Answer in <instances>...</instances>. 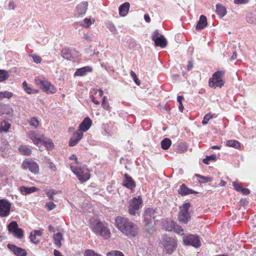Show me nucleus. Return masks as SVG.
<instances>
[{"mask_svg": "<svg viewBox=\"0 0 256 256\" xmlns=\"http://www.w3.org/2000/svg\"><path fill=\"white\" fill-rule=\"evenodd\" d=\"M250 0H234V3L236 4H247Z\"/></svg>", "mask_w": 256, "mask_h": 256, "instance_id": "obj_54", "label": "nucleus"}, {"mask_svg": "<svg viewBox=\"0 0 256 256\" xmlns=\"http://www.w3.org/2000/svg\"><path fill=\"white\" fill-rule=\"evenodd\" d=\"M7 246L16 256H26L27 255V252L24 248L11 244H8Z\"/></svg>", "mask_w": 256, "mask_h": 256, "instance_id": "obj_19", "label": "nucleus"}, {"mask_svg": "<svg viewBox=\"0 0 256 256\" xmlns=\"http://www.w3.org/2000/svg\"><path fill=\"white\" fill-rule=\"evenodd\" d=\"M232 186L234 187V188L238 192H240L242 188L241 186L236 181L232 182Z\"/></svg>", "mask_w": 256, "mask_h": 256, "instance_id": "obj_53", "label": "nucleus"}, {"mask_svg": "<svg viewBox=\"0 0 256 256\" xmlns=\"http://www.w3.org/2000/svg\"><path fill=\"white\" fill-rule=\"evenodd\" d=\"M29 56L32 58L34 62L36 64H40L42 60L40 56L36 54H30Z\"/></svg>", "mask_w": 256, "mask_h": 256, "instance_id": "obj_45", "label": "nucleus"}, {"mask_svg": "<svg viewBox=\"0 0 256 256\" xmlns=\"http://www.w3.org/2000/svg\"><path fill=\"white\" fill-rule=\"evenodd\" d=\"M144 18L146 22H149L150 21V18L148 14H145L144 16Z\"/></svg>", "mask_w": 256, "mask_h": 256, "instance_id": "obj_58", "label": "nucleus"}, {"mask_svg": "<svg viewBox=\"0 0 256 256\" xmlns=\"http://www.w3.org/2000/svg\"><path fill=\"white\" fill-rule=\"evenodd\" d=\"M196 176L198 178H200V180H198V182L200 183L210 182H212V177L202 176L200 174H196Z\"/></svg>", "mask_w": 256, "mask_h": 256, "instance_id": "obj_37", "label": "nucleus"}, {"mask_svg": "<svg viewBox=\"0 0 256 256\" xmlns=\"http://www.w3.org/2000/svg\"><path fill=\"white\" fill-rule=\"evenodd\" d=\"M187 150V146L185 143H180L178 146V150L180 152H184Z\"/></svg>", "mask_w": 256, "mask_h": 256, "instance_id": "obj_47", "label": "nucleus"}, {"mask_svg": "<svg viewBox=\"0 0 256 256\" xmlns=\"http://www.w3.org/2000/svg\"><path fill=\"white\" fill-rule=\"evenodd\" d=\"M50 168L52 170H54L55 169H56V166H54V164L51 162H50Z\"/></svg>", "mask_w": 256, "mask_h": 256, "instance_id": "obj_63", "label": "nucleus"}, {"mask_svg": "<svg viewBox=\"0 0 256 256\" xmlns=\"http://www.w3.org/2000/svg\"><path fill=\"white\" fill-rule=\"evenodd\" d=\"M8 232L12 234L14 237L21 238L23 236L24 232L22 229L18 228L17 222L15 221L11 222L8 226Z\"/></svg>", "mask_w": 256, "mask_h": 256, "instance_id": "obj_11", "label": "nucleus"}, {"mask_svg": "<svg viewBox=\"0 0 256 256\" xmlns=\"http://www.w3.org/2000/svg\"><path fill=\"white\" fill-rule=\"evenodd\" d=\"M14 110L8 104L0 102V116L6 114L12 116L13 114Z\"/></svg>", "mask_w": 256, "mask_h": 256, "instance_id": "obj_22", "label": "nucleus"}, {"mask_svg": "<svg viewBox=\"0 0 256 256\" xmlns=\"http://www.w3.org/2000/svg\"><path fill=\"white\" fill-rule=\"evenodd\" d=\"M190 208V203H185L180 207V212L178 213V218L180 222L186 224L189 221L190 215L188 210Z\"/></svg>", "mask_w": 256, "mask_h": 256, "instance_id": "obj_9", "label": "nucleus"}, {"mask_svg": "<svg viewBox=\"0 0 256 256\" xmlns=\"http://www.w3.org/2000/svg\"><path fill=\"white\" fill-rule=\"evenodd\" d=\"M97 93L98 94L100 97H102L104 94V92L102 90H97L95 94H96Z\"/></svg>", "mask_w": 256, "mask_h": 256, "instance_id": "obj_59", "label": "nucleus"}, {"mask_svg": "<svg viewBox=\"0 0 256 256\" xmlns=\"http://www.w3.org/2000/svg\"><path fill=\"white\" fill-rule=\"evenodd\" d=\"M130 6V4L127 2L121 4L118 8L120 15L122 16H126L129 10Z\"/></svg>", "mask_w": 256, "mask_h": 256, "instance_id": "obj_25", "label": "nucleus"}, {"mask_svg": "<svg viewBox=\"0 0 256 256\" xmlns=\"http://www.w3.org/2000/svg\"><path fill=\"white\" fill-rule=\"evenodd\" d=\"M178 194L182 196H187L190 194H196L198 192L188 188L185 184L180 186L178 190Z\"/></svg>", "mask_w": 256, "mask_h": 256, "instance_id": "obj_21", "label": "nucleus"}, {"mask_svg": "<svg viewBox=\"0 0 256 256\" xmlns=\"http://www.w3.org/2000/svg\"><path fill=\"white\" fill-rule=\"evenodd\" d=\"M92 124V120L88 117H86L80 124L78 128H90Z\"/></svg>", "mask_w": 256, "mask_h": 256, "instance_id": "obj_28", "label": "nucleus"}, {"mask_svg": "<svg viewBox=\"0 0 256 256\" xmlns=\"http://www.w3.org/2000/svg\"><path fill=\"white\" fill-rule=\"evenodd\" d=\"M52 194V193L50 192H46V196L48 198V199L50 200H54V195L52 194Z\"/></svg>", "mask_w": 256, "mask_h": 256, "instance_id": "obj_57", "label": "nucleus"}, {"mask_svg": "<svg viewBox=\"0 0 256 256\" xmlns=\"http://www.w3.org/2000/svg\"><path fill=\"white\" fill-rule=\"evenodd\" d=\"M94 19L85 18L81 24V26L85 28H89L90 25L94 22Z\"/></svg>", "mask_w": 256, "mask_h": 256, "instance_id": "obj_36", "label": "nucleus"}, {"mask_svg": "<svg viewBox=\"0 0 256 256\" xmlns=\"http://www.w3.org/2000/svg\"><path fill=\"white\" fill-rule=\"evenodd\" d=\"M226 146L229 147L238 148L240 147V143L236 140H228L226 142Z\"/></svg>", "mask_w": 256, "mask_h": 256, "instance_id": "obj_33", "label": "nucleus"}, {"mask_svg": "<svg viewBox=\"0 0 256 256\" xmlns=\"http://www.w3.org/2000/svg\"><path fill=\"white\" fill-rule=\"evenodd\" d=\"M192 67H193L192 62V61H189L188 62V64L187 66V70H190L192 68Z\"/></svg>", "mask_w": 256, "mask_h": 256, "instance_id": "obj_56", "label": "nucleus"}, {"mask_svg": "<svg viewBox=\"0 0 256 256\" xmlns=\"http://www.w3.org/2000/svg\"><path fill=\"white\" fill-rule=\"evenodd\" d=\"M184 98L183 96H178L177 97V100L179 104H181V103H182V100H183Z\"/></svg>", "mask_w": 256, "mask_h": 256, "instance_id": "obj_60", "label": "nucleus"}, {"mask_svg": "<svg viewBox=\"0 0 256 256\" xmlns=\"http://www.w3.org/2000/svg\"><path fill=\"white\" fill-rule=\"evenodd\" d=\"M163 226L166 230H174L178 234H184V229L180 226L177 224L174 221H166L164 224Z\"/></svg>", "mask_w": 256, "mask_h": 256, "instance_id": "obj_12", "label": "nucleus"}, {"mask_svg": "<svg viewBox=\"0 0 256 256\" xmlns=\"http://www.w3.org/2000/svg\"><path fill=\"white\" fill-rule=\"evenodd\" d=\"M142 200L140 196L134 197L129 202L128 212L130 215L135 216L138 214L142 207Z\"/></svg>", "mask_w": 256, "mask_h": 256, "instance_id": "obj_6", "label": "nucleus"}, {"mask_svg": "<svg viewBox=\"0 0 256 256\" xmlns=\"http://www.w3.org/2000/svg\"><path fill=\"white\" fill-rule=\"evenodd\" d=\"M8 144V142L4 141L3 142L2 146H0V152L2 153V155L6 154L5 151Z\"/></svg>", "mask_w": 256, "mask_h": 256, "instance_id": "obj_50", "label": "nucleus"}, {"mask_svg": "<svg viewBox=\"0 0 256 256\" xmlns=\"http://www.w3.org/2000/svg\"><path fill=\"white\" fill-rule=\"evenodd\" d=\"M158 210L159 208H148L145 210L144 216V222L145 225L149 224L152 220H154L160 214Z\"/></svg>", "mask_w": 256, "mask_h": 256, "instance_id": "obj_7", "label": "nucleus"}, {"mask_svg": "<svg viewBox=\"0 0 256 256\" xmlns=\"http://www.w3.org/2000/svg\"><path fill=\"white\" fill-rule=\"evenodd\" d=\"M102 106L106 110H110V109L109 103L105 96L102 98Z\"/></svg>", "mask_w": 256, "mask_h": 256, "instance_id": "obj_40", "label": "nucleus"}, {"mask_svg": "<svg viewBox=\"0 0 256 256\" xmlns=\"http://www.w3.org/2000/svg\"><path fill=\"white\" fill-rule=\"evenodd\" d=\"M246 21L250 24L256 22V20L252 14H248L246 16Z\"/></svg>", "mask_w": 256, "mask_h": 256, "instance_id": "obj_43", "label": "nucleus"}, {"mask_svg": "<svg viewBox=\"0 0 256 256\" xmlns=\"http://www.w3.org/2000/svg\"><path fill=\"white\" fill-rule=\"evenodd\" d=\"M46 206L50 210H52L56 207V205L52 202H46Z\"/></svg>", "mask_w": 256, "mask_h": 256, "instance_id": "obj_49", "label": "nucleus"}, {"mask_svg": "<svg viewBox=\"0 0 256 256\" xmlns=\"http://www.w3.org/2000/svg\"><path fill=\"white\" fill-rule=\"evenodd\" d=\"M216 116L217 115L216 114H212L211 112H208L204 116L202 121V123L204 124H206L209 120L213 118H216Z\"/></svg>", "mask_w": 256, "mask_h": 256, "instance_id": "obj_34", "label": "nucleus"}, {"mask_svg": "<svg viewBox=\"0 0 256 256\" xmlns=\"http://www.w3.org/2000/svg\"><path fill=\"white\" fill-rule=\"evenodd\" d=\"M130 76L134 80L137 78L136 73L134 72L133 71L130 72Z\"/></svg>", "mask_w": 256, "mask_h": 256, "instance_id": "obj_64", "label": "nucleus"}, {"mask_svg": "<svg viewBox=\"0 0 256 256\" xmlns=\"http://www.w3.org/2000/svg\"><path fill=\"white\" fill-rule=\"evenodd\" d=\"M171 144V140L168 138H165L161 142V147L163 150H166L170 147Z\"/></svg>", "mask_w": 256, "mask_h": 256, "instance_id": "obj_32", "label": "nucleus"}, {"mask_svg": "<svg viewBox=\"0 0 256 256\" xmlns=\"http://www.w3.org/2000/svg\"><path fill=\"white\" fill-rule=\"evenodd\" d=\"M70 168L74 173L76 174L78 180L81 182H84L90 178V174L87 170L85 172L81 169H78L72 166H70Z\"/></svg>", "mask_w": 256, "mask_h": 256, "instance_id": "obj_16", "label": "nucleus"}, {"mask_svg": "<svg viewBox=\"0 0 256 256\" xmlns=\"http://www.w3.org/2000/svg\"><path fill=\"white\" fill-rule=\"evenodd\" d=\"M62 56L67 60H72L78 56V52L74 48H66L61 51Z\"/></svg>", "mask_w": 256, "mask_h": 256, "instance_id": "obj_17", "label": "nucleus"}, {"mask_svg": "<svg viewBox=\"0 0 256 256\" xmlns=\"http://www.w3.org/2000/svg\"><path fill=\"white\" fill-rule=\"evenodd\" d=\"M240 192L244 195H248L250 194V190L246 188H242Z\"/></svg>", "mask_w": 256, "mask_h": 256, "instance_id": "obj_55", "label": "nucleus"}, {"mask_svg": "<svg viewBox=\"0 0 256 256\" xmlns=\"http://www.w3.org/2000/svg\"><path fill=\"white\" fill-rule=\"evenodd\" d=\"M88 129H78V130L76 131L72 135V137L74 138L76 140H80L83 137V132H86Z\"/></svg>", "mask_w": 256, "mask_h": 256, "instance_id": "obj_29", "label": "nucleus"}, {"mask_svg": "<svg viewBox=\"0 0 256 256\" xmlns=\"http://www.w3.org/2000/svg\"><path fill=\"white\" fill-rule=\"evenodd\" d=\"M107 256H124L123 253L118 250H112L106 254Z\"/></svg>", "mask_w": 256, "mask_h": 256, "instance_id": "obj_44", "label": "nucleus"}, {"mask_svg": "<svg viewBox=\"0 0 256 256\" xmlns=\"http://www.w3.org/2000/svg\"><path fill=\"white\" fill-rule=\"evenodd\" d=\"M183 235L182 240L185 245L192 246L196 248L200 247L201 242L198 236L193 234Z\"/></svg>", "mask_w": 256, "mask_h": 256, "instance_id": "obj_8", "label": "nucleus"}, {"mask_svg": "<svg viewBox=\"0 0 256 256\" xmlns=\"http://www.w3.org/2000/svg\"><path fill=\"white\" fill-rule=\"evenodd\" d=\"M22 86L24 91L28 94L38 93V90H33L28 86L26 81L22 82Z\"/></svg>", "mask_w": 256, "mask_h": 256, "instance_id": "obj_31", "label": "nucleus"}, {"mask_svg": "<svg viewBox=\"0 0 256 256\" xmlns=\"http://www.w3.org/2000/svg\"><path fill=\"white\" fill-rule=\"evenodd\" d=\"M208 24L207 18L206 16L204 15L200 16L199 20L198 21L196 28L197 30H201L204 28Z\"/></svg>", "mask_w": 256, "mask_h": 256, "instance_id": "obj_24", "label": "nucleus"}, {"mask_svg": "<svg viewBox=\"0 0 256 256\" xmlns=\"http://www.w3.org/2000/svg\"><path fill=\"white\" fill-rule=\"evenodd\" d=\"M106 28L112 32L114 34L117 33V30L113 23L110 21H107L106 22Z\"/></svg>", "mask_w": 256, "mask_h": 256, "instance_id": "obj_39", "label": "nucleus"}, {"mask_svg": "<svg viewBox=\"0 0 256 256\" xmlns=\"http://www.w3.org/2000/svg\"><path fill=\"white\" fill-rule=\"evenodd\" d=\"M216 12L219 16L220 17L222 18L226 14V8L220 4H216Z\"/></svg>", "mask_w": 256, "mask_h": 256, "instance_id": "obj_26", "label": "nucleus"}, {"mask_svg": "<svg viewBox=\"0 0 256 256\" xmlns=\"http://www.w3.org/2000/svg\"><path fill=\"white\" fill-rule=\"evenodd\" d=\"M115 222L118 228L124 235L135 237L138 234V226L129 219L118 216L115 219Z\"/></svg>", "mask_w": 256, "mask_h": 256, "instance_id": "obj_1", "label": "nucleus"}, {"mask_svg": "<svg viewBox=\"0 0 256 256\" xmlns=\"http://www.w3.org/2000/svg\"><path fill=\"white\" fill-rule=\"evenodd\" d=\"M18 150L21 154L26 156L30 155L32 151L28 147L26 146H21L19 147Z\"/></svg>", "mask_w": 256, "mask_h": 256, "instance_id": "obj_35", "label": "nucleus"}, {"mask_svg": "<svg viewBox=\"0 0 256 256\" xmlns=\"http://www.w3.org/2000/svg\"><path fill=\"white\" fill-rule=\"evenodd\" d=\"M54 239L55 244L58 246V248H60L62 246L61 241L63 240L62 234L60 232H58L57 234H54Z\"/></svg>", "mask_w": 256, "mask_h": 256, "instance_id": "obj_30", "label": "nucleus"}, {"mask_svg": "<svg viewBox=\"0 0 256 256\" xmlns=\"http://www.w3.org/2000/svg\"><path fill=\"white\" fill-rule=\"evenodd\" d=\"M10 124L6 120L0 122V128H10Z\"/></svg>", "mask_w": 256, "mask_h": 256, "instance_id": "obj_51", "label": "nucleus"}, {"mask_svg": "<svg viewBox=\"0 0 256 256\" xmlns=\"http://www.w3.org/2000/svg\"><path fill=\"white\" fill-rule=\"evenodd\" d=\"M54 256H62L61 253L58 250H54Z\"/></svg>", "mask_w": 256, "mask_h": 256, "instance_id": "obj_61", "label": "nucleus"}, {"mask_svg": "<svg viewBox=\"0 0 256 256\" xmlns=\"http://www.w3.org/2000/svg\"><path fill=\"white\" fill-rule=\"evenodd\" d=\"M11 204L7 200H0V216L1 217L8 216L10 212Z\"/></svg>", "mask_w": 256, "mask_h": 256, "instance_id": "obj_15", "label": "nucleus"}, {"mask_svg": "<svg viewBox=\"0 0 256 256\" xmlns=\"http://www.w3.org/2000/svg\"><path fill=\"white\" fill-rule=\"evenodd\" d=\"M78 142L79 140H76V139L72 136L69 141V146H74L78 143Z\"/></svg>", "mask_w": 256, "mask_h": 256, "instance_id": "obj_52", "label": "nucleus"}, {"mask_svg": "<svg viewBox=\"0 0 256 256\" xmlns=\"http://www.w3.org/2000/svg\"><path fill=\"white\" fill-rule=\"evenodd\" d=\"M14 96V94L8 91H4L0 92V100L3 98H8L10 99L12 98Z\"/></svg>", "mask_w": 256, "mask_h": 256, "instance_id": "obj_38", "label": "nucleus"}, {"mask_svg": "<svg viewBox=\"0 0 256 256\" xmlns=\"http://www.w3.org/2000/svg\"><path fill=\"white\" fill-rule=\"evenodd\" d=\"M225 72L226 71L224 70H218L212 74V78L209 80V86L214 88L216 87L222 88L224 83L223 78Z\"/></svg>", "mask_w": 256, "mask_h": 256, "instance_id": "obj_5", "label": "nucleus"}, {"mask_svg": "<svg viewBox=\"0 0 256 256\" xmlns=\"http://www.w3.org/2000/svg\"><path fill=\"white\" fill-rule=\"evenodd\" d=\"M30 124L31 126L36 128L38 126L39 121L36 118H32L30 120Z\"/></svg>", "mask_w": 256, "mask_h": 256, "instance_id": "obj_46", "label": "nucleus"}, {"mask_svg": "<svg viewBox=\"0 0 256 256\" xmlns=\"http://www.w3.org/2000/svg\"><path fill=\"white\" fill-rule=\"evenodd\" d=\"M34 82L36 84L47 94H53L56 92L55 86L44 78L36 76L34 78Z\"/></svg>", "mask_w": 256, "mask_h": 256, "instance_id": "obj_3", "label": "nucleus"}, {"mask_svg": "<svg viewBox=\"0 0 256 256\" xmlns=\"http://www.w3.org/2000/svg\"><path fill=\"white\" fill-rule=\"evenodd\" d=\"M92 68L90 66H86L76 70L74 72L75 76H84L86 75L88 72H92Z\"/></svg>", "mask_w": 256, "mask_h": 256, "instance_id": "obj_23", "label": "nucleus"}, {"mask_svg": "<svg viewBox=\"0 0 256 256\" xmlns=\"http://www.w3.org/2000/svg\"><path fill=\"white\" fill-rule=\"evenodd\" d=\"M163 245L168 254H172L176 248L177 246L176 240L166 235H164L162 238Z\"/></svg>", "mask_w": 256, "mask_h": 256, "instance_id": "obj_10", "label": "nucleus"}, {"mask_svg": "<svg viewBox=\"0 0 256 256\" xmlns=\"http://www.w3.org/2000/svg\"><path fill=\"white\" fill-rule=\"evenodd\" d=\"M92 229L96 235L100 236L106 239L108 238L110 236L111 233L110 229L100 221L94 224Z\"/></svg>", "mask_w": 256, "mask_h": 256, "instance_id": "obj_4", "label": "nucleus"}, {"mask_svg": "<svg viewBox=\"0 0 256 256\" xmlns=\"http://www.w3.org/2000/svg\"><path fill=\"white\" fill-rule=\"evenodd\" d=\"M88 3L86 2H84L78 4L76 7L75 15L76 16L82 17L86 13L88 10Z\"/></svg>", "mask_w": 256, "mask_h": 256, "instance_id": "obj_18", "label": "nucleus"}, {"mask_svg": "<svg viewBox=\"0 0 256 256\" xmlns=\"http://www.w3.org/2000/svg\"><path fill=\"white\" fill-rule=\"evenodd\" d=\"M122 185L130 190H132L136 187V184L134 180L127 174L124 175Z\"/></svg>", "mask_w": 256, "mask_h": 256, "instance_id": "obj_20", "label": "nucleus"}, {"mask_svg": "<svg viewBox=\"0 0 256 256\" xmlns=\"http://www.w3.org/2000/svg\"><path fill=\"white\" fill-rule=\"evenodd\" d=\"M30 238L32 242L34 244H38L40 242V240L36 238V236L34 235L32 233L30 235Z\"/></svg>", "mask_w": 256, "mask_h": 256, "instance_id": "obj_48", "label": "nucleus"}, {"mask_svg": "<svg viewBox=\"0 0 256 256\" xmlns=\"http://www.w3.org/2000/svg\"><path fill=\"white\" fill-rule=\"evenodd\" d=\"M70 159L72 160H74L76 162V163H78V158L74 154H73L72 156H70Z\"/></svg>", "mask_w": 256, "mask_h": 256, "instance_id": "obj_62", "label": "nucleus"}, {"mask_svg": "<svg viewBox=\"0 0 256 256\" xmlns=\"http://www.w3.org/2000/svg\"><path fill=\"white\" fill-rule=\"evenodd\" d=\"M8 78V72L4 70H0V82H2Z\"/></svg>", "mask_w": 256, "mask_h": 256, "instance_id": "obj_42", "label": "nucleus"}, {"mask_svg": "<svg viewBox=\"0 0 256 256\" xmlns=\"http://www.w3.org/2000/svg\"><path fill=\"white\" fill-rule=\"evenodd\" d=\"M22 166L24 169H28L32 173L36 174L39 172V166L38 164L32 160H27L24 161Z\"/></svg>", "mask_w": 256, "mask_h": 256, "instance_id": "obj_14", "label": "nucleus"}, {"mask_svg": "<svg viewBox=\"0 0 256 256\" xmlns=\"http://www.w3.org/2000/svg\"><path fill=\"white\" fill-rule=\"evenodd\" d=\"M20 190L22 194H26L36 192L38 188L34 186L28 188L23 186L20 188Z\"/></svg>", "mask_w": 256, "mask_h": 256, "instance_id": "obj_27", "label": "nucleus"}, {"mask_svg": "<svg viewBox=\"0 0 256 256\" xmlns=\"http://www.w3.org/2000/svg\"><path fill=\"white\" fill-rule=\"evenodd\" d=\"M152 40L154 42V44L156 46L164 48L167 44V41L165 38L161 35L158 30L153 32L152 35Z\"/></svg>", "mask_w": 256, "mask_h": 256, "instance_id": "obj_13", "label": "nucleus"}, {"mask_svg": "<svg viewBox=\"0 0 256 256\" xmlns=\"http://www.w3.org/2000/svg\"><path fill=\"white\" fill-rule=\"evenodd\" d=\"M216 154H211L209 156H206V158L202 160V162L206 164H209L210 160H216Z\"/></svg>", "mask_w": 256, "mask_h": 256, "instance_id": "obj_41", "label": "nucleus"}, {"mask_svg": "<svg viewBox=\"0 0 256 256\" xmlns=\"http://www.w3.org/2000/svg\"><path fill=\"white\" fill-rule=\"evenodd\" d=\"M28 137L40 148L42 145L46 147L48 150H52L54 147V144L50 139L44 138L43 134L38 132L31 130L28 132Z\"/></svg>", "mask_w": 256, "mask_h": 256, "instance_id": "obj_2", "label": "nucleus"}]
</instances>
